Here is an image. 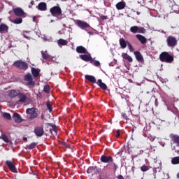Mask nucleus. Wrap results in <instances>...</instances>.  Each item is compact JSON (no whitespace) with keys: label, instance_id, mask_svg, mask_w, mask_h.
I'll return each mask as SVG.
<instances>
[{"label":"nucleus","instance_id":"1","mask_svg":"<svg viewBox=\"0 0 179 179\" xmlns=\"http://www.w3.org/2000/svg\"><path fill=\"white\" fill-rule=\"evenodd\" d=\"M159 59L162 62L171 64L174 61V57L167 52H163L159 55Z\"/></svg>","mask_w":179,"mask_h":179},{"label":"nucleus","instance_id":"2","mask_svg":"<svg viewBox=\"0 0 179 179\" xmlns=\"http://www.w3.org/2000/svg\"><path fill=\"white\" fill-rule=\"evenodd\" d=\"M50 12L52 16H56L58 19H62V11L61 8L58 6H54L50 9Z\"/></svg>","mask_w":179,"mask_h":179},{"label":"nucleus","instance_id":"3","mask_svg":"<svg viewBox=\"0 0 179 179\" xmlns=\"http://www.w3.org/2000/svg\"><path fill=\"white\" fill-rule=\"evenodd\" d=\"M26 113L29 120H34V118H37V113H36V108H28L27 109Z\"/></svg>","mask_w":179,"mask_h":179},{"label":"nucleus","instance_id":"4","mask_svg":"<svg viewBox=\"0 0 179 179\" xmlns=\"http://www.w3.org/2000/svg\"><path fill=\"white\" fill-rule=\"evenodd\" d=\"M166 43L168 47L174 48L177 45V38H176L174 36H169L166 39Z\"/></svg>","mask_w":179,"mask_h":179},{"label":"nucleus","instance_id":"5","mask_svg":"<svg viewBox=\"0 0 179 179\" xmlns=\"http://www.w3.org/2000/svg\"><path fill=\"white\" fill-rule=\"evenodd\" d=\"M14 66L19 68V69H27V64L23 61H16L13 64Z\"/></svg>","mask_w":179,"mask_h":179},{"label":"nucleus","instance_id":"6","mask_svg":"<svg viewBox=\"0 0 179 179\" xmlns=\"http://www.w3.org/2000/svg\"><path fill=\"white\" fill-rule=\"evenodd\" d=\"M24 80L27 82L28 86H32V87H34V85H36V83L33 81V77L31 76V74L28 73L25 75Z\"/></svg>","mask_w":179,"mask_h":179},{"label":"nucleus","instance_id":"7","mask_svg":"<svg viewBox=\"0 0 179 179\" xmlns=\"http://www.w3.org/2000/svg\"><path fill=\"white\" fill-rule=\"evenodd\" d=\"M13 12L15 16H18V17L24 16V11H23V9H22L21 8L18 7V8H13Z\"/></svg>","mask_w":179,"mask_h":179},{"label":"nucleus","instance_id":"8","mask_svg":"<svg viewBox=\"0 0 179 179\" xmlns=\"http://www.w3.org/2000/svg\"><path fill=\"white\" fill-rule=\"evenodd\" d=\"M77 25L80 29H87V27H90V25L87 22L80 20H77Z\"/></svg>","mask_w":179,"mask_h":179},{"label":"nucleus","instance_id":"9","mask_svg":"<svg viewBox=\"0 0 179 179\" xmlns=\"http://www.w3.org/2000/svg\"><path fill=\"white\" fill-rule=\"evenodd\" d=\"M6 164H7L8 169H10V170L13 173H17V171H16V167L15 166V164L13 162L6 161Z\"/></svg>","mask_w":179,"mask_h":179},{"label":"nucleus","instance_id":"10","mask_svg":"<svg viewBox=\"0 0 179 179\" xmlns=\"http://www.w3.org/2000/svg\"><path fill=\"white\" fill-rule=\"evenodd\" d=\"M80 58L83 59V61H86L87 62L90 61V62H93V58L90 55H80Z\"/></svg>","mask_w":179,"mask_h":179},{"label":"nucleus","instance_id":"11","mask_svg":"<svg viewBox=\"0 0 179 179\" xmlns=\"http://www.w3.org/2000/svg\"><path fill=\"white\" fill-rule=\"evenodd\" d=\"M101 162L102 163H110V162H113V157L110 156H106V155H102L101 157Z\"/></svg>","mask_w":179,"mask_h":179},{"label":"nucleus","instance_id":"12","mask_svg":"<svg viewBox=\"0 0 179 179\" xmlns=\"http://www.w3.org/2000/svg\"><path fill=\"white\" fill-rule=\"evenodd\" d=\"M119 43L120 44V47L121 48H122L123 50L127 48V45H128V43H129L128 41H125V39L121 38L119 40Z\"/></svg>","mask_w":179,"mask_h":179},{"label":"nucleus","instance_id":"13","mask_svg":"<svg viewBox=\"0 0 179 179\" xmlns=\"http://www.w3.org/2000/svg\"><path fill=\"white\" fill-rule=\"evenodd\" d=\"M34 132L36 136H43V135L44 134V129H43L42 127H37L36 129H35Z\"/></svg>","mask_w":179,"mask_h":179},{"label":"nucleus","instance_id":"14","mask_svg":"<svg viewBox=\"0 0 179 179\" xmlns=\"http://www.w3.org/2000/svg\"><path fill=\"white\" fill-rule=\"evenodd\" d=\"M18 99L20 103H26V100H27V96H26V94L23 93H20L18 94Z\"/></svg>","mask_w":179,"mask_h":179},{"label":"nucleus","instance_id":"15","mask_svg":"<svg viewBox=\"0 0 179 179\" xmlns=\"http://www.w3.org/2000/svg\"><path fill=\"white\" fill-rule=\"evenodd\" d=\"M136 37L141 43V44H146L147 39L145 36L141 34H137L136 35Z\"/></svg>","mask_w":179,"mask_h":179},{"label":"nucleus","instance_id":"16","mask_svg":"<svg viewBox=\"0 0 179 179\" xmlns=\"http://www.w3.org/2000/svg\"><path fill=\"white\" fill-rule=\"evenodd\" d=\"M170 138L173 141V142H174L175 143H177V146L178 148V146H179V136L171 134Z\"/></svg>","mask_w":179,"mask_h":179},{"label":"nucleus","instance_id":"17","mask_svg":"<svg viewBox=\"0 0 179 179\" xmlns=\"http://www.w3.org/2000/svg\"><path fill=\"white\" fill-rule=\"evenodd\" d=\"M8 30H9V27L5 24H0V33H5V31L8 32Z\"/></svg>","mask_w":179,"mask_h":179},{"label":"nucleus","instance_id":"18","mask_svg":"<svg viewBox=\"0 0 179 179\" xmlns=\"http://www.w3.org/2000/svg\"><path fill=\"white\" fill-rule=\"evenodd\" d=\"M41 54H42V57L44 59H50L51 61H52V58H54L50 56V55H48V52H47V51H41Z\"/></svg>","mask_w":179,"mask_h":179},{"label":"nucleus","instance_id":"19","mask_svg":"<svg viewBox=\"0 0 179 179\" xmlns=\"http://www.w3.org/2000/svg\"><path fill=\"white\" fill-rule=\"evenodd\" d=\"M125 2L120 1L116 4V8L118 10H121L125 8Z\"/></svg>","mask_w":179,"mask_h":179},{"label":"nucleus","instance_id":"20","mask_svg":"<svg viewBox=\"0 0 179 179\" xmlns=\"http://www.w3.org/2000/svg\"><path fill=\"white\" fill-rule=\"evenodd\" d=\"M76 51L78 54H86L87 50L83 46H78L76 48Z\"/></svg>","mask_w":179,"mask_h":179},{"label":"nucleus","instance_id":"21","mask_svg":"<svg viewBox=\"0 0 179 179\" xmlns=\"http://www.w3.org/2000/svg\"><path fill=\"white\" fill-rule=\"evenodd\" d=\"M38 9L39 10H47V4L44 2H41L38 6Z\"/></svg>","mask_w":179,"mask_h":179},{"label":"nucleus","instance_id":"22","mask_svg":"<svg viewBox=\"0 0 179 179\" xmlns=\"http://www.w3.org/2000/svg\"><path fill=\"white\" fill-rule=\"evenodd\" d=\"M31 73H32L34 78H37V76H38V75H40V69L32 68Z\"/></svg>","mask_w":179,"mask_h":179},{"label":"nucleus","instance_id":"23","mask_svg":"<svg viewBox=\"0 0 179 179\" xmlns=\"http://www.w3.org/2000/svg\"><path fill=\"white\" fill-rule=\"evenodd\" d=\"M97 83L101 89H103V90H107V85L101 81V79L98 80Z\"/></svg>","mask_w":179,"mask_h":179},{"label":"nucleus","instance_id":"24","mask_svg":"<svg viewBox=\"0 0 179 179\" xmlns=\"http://www.w3.org/2000/svg\"><path fill=\"white\" fill-rule=\"evenodd\" d=\"M85 79H87V80H89V82H91L92 83H96V78H94V76H93L86 75Z\"/></svg>","mask_w":179,"mask_h":179},{"label":"nucleus","instance_id":"25","mask_svg":"<svg viewBox=\"0 0 179 179\" xmlns=\"http://www.w3.org/2000/svg\"><path fill=\"white\" fill-rule=\"evenodd\" d=\"M13 118L15 122H22V117H20V115L17 113H14Z\"/></svg>","mask_w":179,"mask_h":179},{"label":"nucleus","instance_id":"26","mask_svg":"<svg viewBox=\"0 0 179 179\" xmlns=\"http://www.w3.org/2000/svg\"><path fill=\"white\" fill-rule=\"evenodd\" d=\"M134 55L137 61H143V57H142V55L139 52H134Z\"/></svg>","mask_w":179,"mask_h":179},{"label":"nucleus","instance_id":"27","mask_svg":"<svg viewBox=\"0 0 179 179\" xmlns=\"http://www.w3.org/2000/svg\"><path fill=\"white\" fill-rule=\"evenodd\" d=\"M122 57L124 59H127V61H129V62H132L133 61L132 57L129 56V55H128L127 53H122Z\"/></svg>","mask_w":179,"mask_h":179},{"label":"nucleus","instance_id":"28","mask_svg":"<svg viewBox=\"0 0 179 179\" xmlns=\"http://www.w3.org/2000/svg\"><path fill=\"white\" fill-rule=\"evenodd\" d=\"M20 92H17L16 90H13L9 92L10 97H16V96H19Z\"/></svg>","mask_w":179,"mask_h":179},{"label":"nucleus","instance_id":"29","mask_svg":"<svg viewBox=\"0 0 179 179\" xmlns=\"http://www.w3.org/2000/svg\"><path fill=\"white\" fill-rule=\"evenodd\" d=\"M57 44L58 45H66V44H68V41H66V40L61 38L57 41Z\"/></svg>","mask_w":179,"mask_h":179},{"label":"nucleus","instance_id":"30","mask_svg":"<svg viewBox=\"0 0 179 179\" xmlns=\"http://www.w3.org/2000/svg\"><path fill=\"white\" fill-rule=\"evenodd\" d=\"M138 30H139V27L138 26H134L130 28V31L134 33V34H136V33H138Z\"/></svg>","mask_w":179,"mask_h":179},{"label":"nucleus","instance_id":"31","mask_svg":"<svg viewBox=\"0 0 179 179\" xmlns=\"http://www.w3.org/2000/svg\"><path fill=\"white\" fill-rule=\"evenodd\" d=\"M11 23H14V24H20L23 22V20L22 18H16L14 20L10 21Z\"/></svg>","mask_w":179,"mask_h":179},{"label":"nucleus","instance_id":"32","mask_svg":"<svg viewBox=\"0 0 179 179\" xmlns=\"http://www.w3.org/2000/svg\"><path fill=\"white\" fill-rule=\"evenodd\" d=\"M172 164H179V157H175L171 159Z\"/></svg>","mask_w":179,"mask_h":179},{"label":"nucleus","instance_id":"33","mask_svg":"<svg viewBox=\"0 0 179 179\" xmlns=\"http://www.w3.org/2000/svg\"><path fill=\"white\" fill-rule=\"evenodd\" d=\"M3 118H5V120H10V118H12V117L10 116V114L8 113H3Z\"/></svg>","mask_w":179,"mask_h":179},{"label":"nucleus","instance_id":"34","mask_svg":"<svg viewBox=\"0 0 179 179\" xmlns=\"http://www.w3.org/2000/svg\"><path fill=\"white\" fill-rule=\"evenodd\" d=\"M27 149H34L36 148V143H31L30 145L27 146Z\"/></svg>","mask_w":179,"mask_h":179},{"label":"nucleus","instance_id":"35","mask_svg":"<svg viewBox=\"0 0 179 179\" xmlns=\"http://www.w3.org/2000/svg\"><path fill=\"white\" fill-rule=\"evenodd\" d=\"M141 171H148V170H149V166L143 165L141 167Z\"/></svg>","mask_w":179,"mask_h":179},{"label":"nucleus","instance_id":"36","mask_svg":"<svg viewBox=\"0 0 179 179\" xmlns=\"http://www.w3.org/2000/svg\"><path fill=\"white\" fill-rule=\"evenodd\" d=\"M93 171H94V167L90 166L88 168L87 173H88V174H92V173H93Z\"/></svg>","mask_w":179,"mask_h":179},{"label":"nucleus","instance_id":"37","mask_svg":"<svg viewBox=\"0 0 179 179\" xmlns=\"http://www.w3.org/2000/svg\"><path fill=\"white\" fill-rule=\"evenodd\" d=\"M127 47H128L129 51H130L131 52H133V51L134 50V47H132V45H131V43H130L129 42L128 43Z\"/></svg>","mask_w":179,"mask_h":179},{"label":"nucleus","instance_id":"38","mask_svg":"<svg viewBox=\"0 0 179 179\" xmlns=\"http://www.w3.org/2000/svg\"><path fill=\"white\" fill-rule=\"evenodd\" d=\"M43 90L45 93H49L50 92V87L48 85H45L43 88Z\"/></svg>","mask_w":179,"mask_h":179},{"label":"nucleus","instance_id":"39","mask_svg":"<svg viewBox=\"0 0 179 179\" xmlns=\"http://www.w3.org/2000/svg\"><path fill=\"white\" fill-rule=\"evenodd\" d=\"M1 139H3V141H4V142H9V138H8V136H5V135H2L1 136Z\"/></svg>","mask_w":179,"mask_h":179},{"label":"nucleus","instance_id":"40","mask_svg":"<svg viewBox=\"0 0 179 179\" xmlns=\"http://www.w3.org/2000/svg\"><path fill=\"white\" fill-rule=\"evenodd\" d=\"M138 33H145V28L138 27Z\"/></svg>","mask_w":179,"mask_h":179},{"label":"nucleus","instance_id":"41","mask_svg":"<svg viewBox=\"0 0 179 179\" xmlns=\"http://www.w3.org/2000/svg\"><path fill=\"white\" fill-rule=\"evenodd\" d=\"M47 108H48L50 113H51V111H52V108L51 107V104H50V103H47Z\"/></svg>","mask_w":179,"mask_h":179},{"label":"nucleus","instance_id":"42","mask_svg":"<svg viewBox=\"0 0 179 179\" xmlns=\"http://www.w3.org/2000/svg\"><path fill=\"white\" fill-rule=\"evenodd\" d=\"M94 66H99L100 62H99V61L94 62Z\"/></svg>","mask_w":179,"mask_h":179},{"label":"nucleus","instance_id":"43","mask_svg":"<svg viewBox=\"0 0 179 179\" xmlns=\"http://www.w3.org/2000/svg\"><path fill=\"white\" fill-rule=\"evenodd\" d=\"M153 173H154V176H156V173H157V169L154 168L153 169Z\"/></svg>","mask_w":179,"mask_h":179},{"label":"nucleus","instance_id":"44","mask_svg":"<svg viewBox=\"0 0 179 179\" xmlns=\"http://www.w3.org/2000/svg\"><path fill=\"white\" fill-rule=\"evenodd\" d=\"M122 117H123V118H124V120H127L128 118V117L127 116V114H125V113L122 114Z\"/></svg>","mask_w":179,"mask_h":179},{"label":"nucleus","instance_id":"45","mask_svg":"<svg viewBox=\"0 0 179 179\" xmlns=\"http://www.w3.org/2000/svg\"><path fill=\"white\" fill-rule=\"evenodd\" d=\"M25 33H27V31H24L23 36L25 38H29V37L26 35Z\"/></svg>","mask_w":179,"mask_h":179},{"label":"nucleus","instance_id":"46","mask_svg":"<svg viewBox=\"0 0 179 179\" xmlns=\"http://www.w3.org/2000/svg\"><path fill=\"white\" fill-rule=\"evenodd\" d=\"M117 138H120V130L117 131V134H116Z\"/></svg>","mask_w":179,"mask_h":179},{"label":"nucleus","instance_id":"47","mask_svg":"<svg viewBox=\"0 0 179 179\" xmlns=\"http://www.w3.org/2000/svg\"><path fill=\"white\" fill-rule=\"evenodd\" d=\"M34 2V1H31L30 4H29V8H31V6H33Z\"/></svg>","mask_w":179,"mask_h":179},{"label":"nucleus","instance_id":"48","mask_svg":"<svg viewBox=\"0 0 179 179\" xmlns=\"http://www.w3.org/2000/svg\"><path fill=\"white\" fill-rule=\"evenodd\" d=\"M117 179H124V177L122 176H118Z\"/></svg>","mask_w":179,"mask_h":179},{"label":"nucleus","instance_id":"49","mask_svg":"<svg viewBox=\"0 0 179 179\" xmlns=\"http://www.w3.org/2000/svg\"><path fill=\"white\" fill-rule=\"evenodd\" d=\"M88 34H90V36H93V33L91 31L88 32Z\"/></svg>","mask_w":179,"mask_h":179},{"label":"nucleus","instance_id":"50","mask_svg":"<svg viewBox=\"0 0 179 179\" xmlns=\"http://www.w3.org/2000/svg\"><path fill=\"white\" fill-rule=\"evenodd\" d=\"M136 15H141V12L137 11V12H136Z\"/></svg>","mask_w":179,"mask_h":179},{"label":"nucleus","instance_id":"51","mask_svg":"<svg viewBox=\"0 0 179 179\" xmlns=\"http://www.w3.org/2000/svg\"><path fill=\"white\" fill-rule=\"evenodd\" d=\"M33 22H36V17H33Z\"/></svg>","mask_w":179,"mask_h":179},{"label":"nucleus","instance_id":"52","mask_svg":"<svg viewBox=\"0 0 179 179\" xmlns=\"http://www.w3.org/2000/svg\"><path fill=\"white\" fill-rule=\"evenodd\" d=\"M43 40H45V41H47V38L45 36H44Z\"/></svg>","mask_w":179,"mask_h":179},{"label":"nucleus","instance_id":"53","mask_svg":"<svg viewBox=\"0 0 179 179\" xmlns=\"http://www.w3.org/2000/svg\"><path fill=\"white\" fill-rule=\"evenodd\" d=\"M177 178L179 179V173L177 174Z\"/></svg>","mask_w":179,"mask_h":179},{"label":"nucleus","instance_id":"54","mask_svg":"<svg viewBox=\"0 0 179 179\" xmlns=\"http://www.w3.org/2000/svg\"><path fill=\"white\" fill-rule=\"evenodd\" d=\"M176 152V153H178V152H179V150H177Z\"/></svg>","mask_w":179,"mask_h":179},{"label":"nucleus","instance_id":"55","mask_svg":"<svg viewBox=\"0 0 179 179\" xmlns=\"http://www.w3.org/2000/svg\"><path fill=\"white\" fill-rule=\"evenodd\" d=\"M117 165L115 164V168L117 169Z\"/></svg>","mask_w":179,"mask_h":179},{"label":"nucleus","instance_id":"56","mask_svg":"<svg viewBox=\"0 0 179 179\" xmlns=\"http://www.w3.org/2000/svg\"><path fill=\"white\" fill-rule=\"evenodd\" d=\"M0 110H1V106H0Z\"/></svg>","mask_w":179,"mask_h":179},{"label":"nucleus","instance_id":"57","mask_svg":"<svg viewBox=\"0 0 179 179\" xmlns=\"http://www.w3.org/2000/svg\"><path fill=\"white\" fill-rule=\"evenodd\" d=\"M0 22H1V20H0Z\"/></svg>","mask_w":179,"mask_h":179}]
</instances>
